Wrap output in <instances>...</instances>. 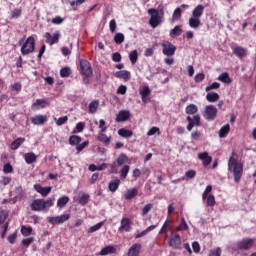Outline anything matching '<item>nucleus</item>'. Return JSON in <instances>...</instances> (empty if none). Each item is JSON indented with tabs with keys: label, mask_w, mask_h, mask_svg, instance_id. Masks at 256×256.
<instances>
[{
	"label": "nucleus",
	"mask_w": 256,
	"mask_h": 256,
	"mask_svg": "<svg viewBox=\"0 0 256 256\" xmlns=\"http://www.w3.org/2000/svg\"><path fill=\"white\" fill-rule=\"evenodd\" d=\"M229 131H231V127L229 126V124L224 125L219 131V137L221 139H223L224 137H227V134L229 133Z\"/></svg>",
	"instance_id": "obj_34"
},
{
	"label": "nucleus",
	"mask_w": 256,
	"mask_h": 256,
	"mask_svg": "<svg viewBox=\"0 0 256 256\" xmlns=\"http://www.w3.org/2000/svg\"><path fill=\"white\" fill-rule=\"evenodd\" d=\"M203 115L207 121H215V119L217 118V107H215L214 105L206 106Z\"/></svg>",
	"instance_id": "obj_5"
},
{
	"label": "nucleus",
	"mask_w": 256,
	"mask_h": 256,
	"mask_svg": "<svg viewBox=\"0 0 256 256\" xmlns=\"http://www.w3.org/2000/svg\"><path fill=\"white\" fill-rule=\"evenodd\" d=\"M80 69L84 77H91L93 75V68H91V63L87 60H80Z\"/></svg>",
	"instance_id": "obj_7"
},
{
	"label": "nucleus",
	"mask_w": 256,
	"mask_h": 256,
	"mask_svg": "<svg viewBox=\"0 0 256 256\" xmlns=\"http://www.w3.org/2000/svg\"><path fill=\"white\" fill-rule=\"evenodd\" d=\"M148 15H150L149 25L152 27V29H156V27H159V25L163 23V12L161 16L157 9L150 8L148 10Z\"/></svg>",
	"instance_id": "obj_3"
},
{
	"label": "nucleus",
	"mask_w": 256,
	"mask_h": 256,
	"mask_svg": "<svg viewBox=\"0 0 256 256\" xmlns=\"http://www.w3.org/2000/svg\"><path fill=\"white\" fill-rule=\"evenodd\" d=\"M35 191H37V193H40V195H42V197H47V195H49L51 193V186L48 187H43L39 184L34 185Z\"/></svg>",
	"instance_id": "obj_14"
},
{
	"label": "nucleus",
	"mask_w": 256,
	"mask_h": 256,
	"mask_svg": "<svg viewBox=\"0 0 256 256\" xmlns=\"http://www.w3.org/2000/svg\"><path fill=\"white\" fill-rule=\"evenodd\" d=\"M127 161H129V157H127V155H125V154H120L117 158V165L119 167H122V165H125V163H127Z\"/></svg>",
	"instance_id": "obj_38"
},
{
	"label": "nucleus",
	"mask_w": 256,
	"mask_h": 256,
	"mask_svg": "<svg viewBox=\"0 0 256 256\" xmlns=\"http://www.w3.org/2000/svg\"><path fill=\"white\" fill-rule=\"evenodd\" d=\"M162 47V53H164V55H167V57L175 55V51H177V47H175V45L171 44L170 42L163 43Z\"/></svg>",
	"instance_id": "obj_9"
},
{
	"label": "nucleus",
	"mask_w": 256,
	"mask_h": 256,
	"mask_svg": "<svg viewBox=\"0 0 256 256\" xmlns=\"http://www.w3.org/2000/svg\"><path fill=\"white\" fill-rule=\"evenodd\" d=\"M114 41L116 45H121V43L125 41V36L123 35V33H117L114 36Z\"/></svg>",
	"instance_id": "obj_43"
},
{
	"label": "nucleus",
	"mask_w": 256,
	"mask_h": 256,
	"mask_svg": "<svg viewBox=\"0 0 256 256\" xmlns=\"http://www.w3.org/2000/svg\"><path fill=\"white\" fill-rule=\"evenodd\" d=\"M139 93L142 97V101L147 103V101H149V95H151V89H149V86L140 87Z\"/></svg>",
	"instance_id": "obj_13"
},
{
	"label": "nucleus",
	"mask_w": 256,
	"mask_h": 256,
	"mask_svg": "<svg viewBox=\"0 0 256 256\" xmlns=\"http://www.w3.org/2000/svg\"><path fill=\"white\" fill-rule=\"evenodd\" d=\"M209 256H221V248H217L216 250H211Z\"/></svg>",
	"instance_id": "obj_64"
},
{
	"label": "nucleus",
	"mask_w": 256,
	"mask_h": 256,
	"mask_svg": "<svg viewBox=\"0 0 256 256\" xmlns=\"http://www.w3.org/2000/svg\"><path fill=\"white\" fill-rule=\"evenodd\" d=\"M204 10H205V7H203V5L196 6L195 9L192 11V17L201 19V15H203Z\"/></svg>",
	"instance_id": "obj_28"
},
{
	"label": "nucleus",
	"mask_w": 256,
	"mask_h": 256,
	"mask_svg": "<svg viewBox=\"0 0 256 256\" xmlns=\"http://www.w3.org/2000/svg\"><path fill=\"white\" fill-rule=\"evenodd\" d=\"M47 121V117L43 115H37L34 118H32L33 125H43Z\"/></svg>",
	"instance_id": "obj_29"
},
{
	"label": "nucleus",
	"mask_w": 256,
	"mask_h": 256,
	"mask_svg": "<svg viewBox=\"0 0 256 256\" xmlns=\"http://www.w3.org/2000/svg\"><path fill=\"white\" fill-rule=\"evenodd\" d=\"M88 201H89V195L87 194H83L79 199L80 205H87Z\"/></svg>",
	"instance_id": "obj_54"
},
{
	"label": "nucleus",
	"mask_w": 256,
	"mask_h": 256,
	"mask_svg": "<svg viewBox=\"0 0 256 256\" xmlns=\"http://www.w3.org/2000/svg\"><path fill=\"white\" fill-rule=\"evenodd\" d=\"M199 111V108L195 104H190L186 107V113L187 115H195Z\"/></svg>",
	"instance_id": "obj_36"
},
{
	"label": "nucleus",
	"mask_w": 256,
	"mask_h": 256,
	"mask_svg": "<svg viewBox=\"0 0 256 256\" xmlns=\"http://www.w3.org/2000/svg\"><path fill=\"white\" fill-rule=\"evenodd\" d=\"M234 55L239 57V59H243V57H247V49L242 46H237L233 49Z\"/></svg>",
	"instance_id": "obj_18"
},
{
	"label": "nucleus",
	"mask_w": 256,
	"mask_h": 256,
	"mask_svg": "<svg viewBox=\"0 0 256 256\" xmlns=\"http://www.w3.org/2000/svg\"><path fill=\"white\" fill-rule=\"evenodd\" d=\"M139 191L137 190V188H131L128 189L126 194L124 195V199H126L127 201L131 200V199H135V197H137Z\"/></svg>",
	"instance_id": "obj_20"
},
{
	"label": "nucleus",
	"mask_w": 256,
	"mask_h": 256,
	"mask_svg": "<svg viewBox=\"0 0 256 256\" xmlns=\"http://www.w3.org/2000/svg\"><path fill=\"white\" fill-rule=\"evenodd\" d=\"M169 245L174 249H179L181 247V236L179 234L173 235L169 241Z\"/></svg>",
	"instance_id": "obj_16"
},
{
	"label": "nucleus",
	"mask_w": 256,
	"mask_h": 256,
	"mask_svg": "<svg viewBox=\"0 0 256 256\" xmlns=\"http://www.w3.org/2000/svg\"><path fill=\"white\" fill-rule=\"evenodd\" d=\"M120 233L123 231H131V220L129 218H123L121 220V226L119 227Z\"/></svg>",
	"instance_id": "obj_17"
},
{
	"label": "nucleus",
	"mask_w": 256,
	"mask_h": 256,
	"mask_svg": "<svg viewBox=\"0 0 256 256\" xmlns=\"http://www.w3.org/2000/svg\"><path fill=\"white\" fill-rule=\"evenodd\" d=\"M155 133H158V135L161 134V131L159 130L158 127H152V128L147 132V135H148V137H151L152 135H155Z\"/></svg>",
	"instance_id": "obj_55"
},
{
	"label": "nucleus",
	"mask_w": 256,
	"mask_h": 256,
	"mask_svg": "<svg viewBox=\"0 0 256 256\" xmlns=\"http://www.w3.org/2000/svg\"><path fill=\"white\" fill-rule=\"evenodd\" d=\"M205 79V74L204 73H198L196 74L194 81L196 83H201V81H203Z\"/></svg>",
	"instance_id": "obj_59"
},
{
	"label": "nucleus",
	"mask_w": 256,
	"mask_h": 256,
	"mask_svg": "<svg viewBox=\"0 0 256 256\" xmlns=\"http://www.w3.org/2000/svg\"><path fill=\"white\" fill-rule=\"evenodd\" d=\"M198 159L203 162L204 167H208V165H211V161L213 158L209 156V153L207 152H201L198 154Z\"/></svg>",
	"instance_id": "obj_15"
},
{
	"label": "nucleus",
	"mask_w": 256,
	"mask_h": 256,
	"mask_svg": "<svg viewBox=\"0 0 256 256\" xmlns=\"http://www.w3.org/2000/svg\"><path fill=\"white\" fill-rule=\"evenodd\" d=\"M34 238L30 237V238H25L22 240V245H24V247H29V245H31V243H33Z\"/></svg>",
	"instance_id": "obj_57"
},
{
	"label": "nucleus",
	"mask_w": 256,
	"mask_h": 256,
	"mask_svg": "<svg viewBox=\"0 0 256 256\" xmlns=\"http://www.w3.org/2000/svg\"><path fill=\"white\" fill-rule=\"evenodd\" d=\"M238 159L239 155H237L235 152H232V155L228 161V171L234 175L235 183H239L243 175V163L239 162Z\"/></svg>",
	"instance_id": "obj_1"
},
{
	"label": "nucleus",
	"mask_w": 256,
	"mask_h": 256,
	"mask_svg": "<svg viewBox=\"0 0 256 256\" xmlns=\"http://www.w3.org/2000/svg\"><path fill=\"white\" fill-rule=\"evenodd\" d=\"M219 87H221V84H219L218 82H213L212 84L206 86L205 91H213V89H219Z\"/></svg>",
	"instance_id": "obj_48"
},
{
	"label": "nucleus",
	"mask_w": 256,
	"mask_h": 256,
	"mask_svg": "<svg viewBox=\"0 0 256 256\" xmlns=\"http://www.w3.org/2000/svg\"><path fill=\"white\" fill-rule=\"evenodd\" d=\"M24 159L28 165H31L32 163H35L37 161V155L33 152H29L24 154Z\"/></svg>",
	"instance_id": "obj_25"
},
{
	"label": "nucleus",
	"mask_w": 256,
	"mask_h": 256,
	"mask_svg": "<svg viewBox=\"0 0 256 256\" xmlns=\"http://www.w3.org/2000/svg\"><path fill=\"white\" fill-rule=\"evenodd\" d=\"M4 173H13V166H11L9 163L5 164L3 167Z\"/></svg>",
	"instance_id": "obj_61"
},
{
	"label": "nucleus",
	"mask_w": 256,
	"mask_h": 256,
	"mask_svg": "<svg viewBox=\"0 0 256 256\" xmlns=\"http://www.w3.org/2000/svg\"><path fill=\"white\" fill-rule=\"evenodd\" d=\"M189 25L191 29H199V27H201V18H196L192 16L191 18H189Z\"/></svg>",
	"instance_id": "obj_22"
},
{
	"label": "nucleus",
	"mask_w": 256,
	"mask_h": 256,
	"mask_svg": "<svg viewBox=\"0 0 256 256\" xmlns=\"http://www.w3.org/2000/svg\"><path fill=\"white\" fill-rule=\"evenodd\" d=\"M99 133H105V131H107V126H105V120L101 119L99 121Z\"/></svg>",
	"instance_id": "obj_56"
},
{
	"label": "nucleus",
	"mask_w": 256,
	"mask_h": 256,
	"mask_svg": "<svg viewBox=\"0 0 256 256\" xmlns=\"http://www.w3.org/2000/svg\"><path fill=\"white\" fill-rule=\"evenodd\" d=\"M118 135H120V137H124L125 139H129V137H133V131L121 128L118 130Z\"/></svg>",
	"instance_id": "obj_31"
},
{
	"label": "nucleus",
	"mask_w": 256,
	"mask_h": 256,
	"mask_svg": "<svg viewBox=\"0 0 256 256\" xmlns=\"http://www.w3.org/2000/svg\"><path fill=\"white\" fill-rule=\"evenodd\" d=\"M67 203H69V197L62 196L58 199L57 206L60 207V209H63Z\"/></svg>",
	"instance_id": "obj_40"
},
{
	"label": "nucleus",
	"mask_w": 256,
	"mask_h": 256,
	"mask_svg": "<svg viewBox=\"0 0 256 256\" xmlns=\"http://www.w3.org/2000/svg\"><path fill=\"white\" fill-rule=\"evenodd\" d=\"M82 138L78 135H72L69 137V144L70 145H79L81 143Z\"/></svg>",
	"instance_id": "obj_39"
},
{
	"label": "nucleus",
	"mask_w": 256,
	"mask_h": 256,
	"mask_svg": "<svg viewBox=\"0 0 256 256\" xmlns=\"http://www.w3.org/2000/svg\"><path fill=\"white\" fill-rule=\"evenodd\" d=\"M112 59L115 63H119V61H121V54L118 53V52H115L113 55H112Z\"/></svg>",
	"instance_id": "obj_63"
},
{
	"label": "nucleus",
	"mask_w": 256,
	"mask_h": 256,
	"mask_svg": "<svg viewBox=\"0 0 256 256\" xmlns=\"http://www.w3.org/2000/svg\"><path fill=\"white\" fill-rule=\"evenodd\" d=\"M8 241H9V243H11V245H14V243L17 241V232L9 235Z\"/></svg>",
	"instance_id": "obj_60"
},
{
	"label": "nucleus",
	"mask_w": 256,
	"mask_h": 256,
	"mask_svg": "<svg viewBox=\"0 0 256 256\" xmlns=\"http://www.w3.org/2000/svg\"><path fill=\"white\" fill-rule=\"evenodd\" d=\"M182 10L181 8H176L173 12L171 23H175V21H179L181 19Z\"/></svg>",
	"instance_id": "obj_35"
},
{
	"label": "nucleus",
	"mask_w": 256,
	"mask_h": 256,
	"mask_svg": "<svg viewBox=\"0 0 256 256\" xmlns=\"http://www.w3.org/2000/svg\"><path fill=\"white\" fill-rule=\"evenodd\" d=\"M187 121L189 123L187 126L188 131H192L193 127H199L201 125V117L199 115H195L193 118L187 116Z\"/></svg>",
	"instance_id": "obj_10"
},
{
	"label": "nucleus",
	"mask_w": 256,
	"mask_h": 256,
	"mask_svg": "<svg viewBox=\"0 0 256 256\" xmlns=\"http://www.w3.org/2000/svg\"><path fill=\"white\" fill-rule=\"evenodd\" d=\"M30 207L32 211H47L50 207H53V200L36 199L31 203Z\"/></svg>",
	"instance_id": "obj_2"
},
{
	"label": "nucleus",
	"mask_w": 256,
	"mask_h": 256,
	"mask_svg": "<svg viewBox=\"0 0 256 256\" xmlns=\"http://www.w3.org/2000/svg\"><path fill=\"white\" fill-rule=\"evenodd\" d=\"M99 108V101L94 100L89 104V113H97V109Z\"/></svg>",
	"instance_id": "obj_41"
},
{
	"label": "nucleus",
	"mask_w": 256,
	"mask_h": 256,
	"mask_svg": "<svg viewBox=\"0 0 256 256\" xmlns=\"http://www.w3.org/2000/svg\"><path fill=\"white\" fill-rule=\"evenodd\" d=\"M140 251H141V244L139 243L133 244L128 250V256H139Z\"/></svg>",
	"instance_id": "obj_19"
},
{
	"label": "nucleus",
	"mask_w": 256,
	"mask_h": 256,
	"mask_svg": "<svg viewBox=\"0 0 256 256\" xmlns=\"http://www.w3.org/2000/svg\"><path fill=\"white\" fill-rule=\"evenodd\" d=\"M211 191H213V186L208 185L205 189V191L202 194V199L203 201H205V199H207V197L209 196V194L211 193Z\"/></svg>",
	"instance_id": "obj_52"
},
{
	"label": "nucleus",
	"mask_w": 256,
	"mask_h": 256,
	"mask_svg": "<svg viewBox=\"0 0 256 256\" xmlns=\"http://www.w3.org/2000/svg\"><path fill=\"white\" fill-rule=\"evenodd\" d=\"M16 191H18L20 195H17L13 198V203H17V199H22V197H25V191H23V188L21 186L16 187Z\"/></svg>",
	"instance_id": "obj_44"
},
{
	"label": "nucleus",
	"mask_w": 256,
	"mask_h": 256,
	"mask_svg": "<svg viewBox=\"0 0 256 256\" xmlns=\"http://www.w3.org/2000/svg\"><path fill=\"white\" fill-rule=\"evenodd\" d=\"M254 244H255V239L245 238L238 242L237 247L242 251H248V249H251V247H253Z\"/></svg>",
	"instance_id": "obj_8"
},
{
	"label": "nucleus",
	"mask_w": 256,
	"mask_h": 256,
	"mask_svg": "<svg viewBox=\"0 0 256 256\" xmlns=\"http://www.w3.org/2000/svg\"><path fill=\"white\" fill-rule=\"evenodd\" d=\"M61 77H69L71 75V69L69 67H64L60 70Z\"/></svg>",
	"instance_id": "obj_50"
},
{
	"label": "nucleus",
	"mask_w": 256,
	"mask_h": 256,
	"mask_svg": "<svg viewBox=\"0 0 256 256\" xmlns=\"http://www.w3.org/2000/svg\"><path fill=\"white\" fill-rule=\"evenodd\" d=\"M151 209H153V204L150 203V204L145 205L142 209L141 215L142 216L147 215V213H149V211H151Z\"/></svg>",
	"instance_id": "obj_53"
},
{
	"label": "nucleus",
	"mask_w": 256,
	"mask_h": 256,
	"mask_svg": "<svg viewBox=\"0 0 256 256\" xmlns=\"http://www.w3.org/2000/svg\"><path fill=\"white\" fill-rule=\"evenodd\" d=\"M218 81L225 83L226 85H231V78L229 77V73L224 72L218 77Z\"/></svg>",
	"instance_id": "obj_33"
},
{
	"label": "nucleus",
	"mask_w": 256,
	"mask_h": 256,
	"mask_svg": "<svg viewBox=\"0 0 256 256\" xmlns=\"http://www.w3.org/2000/svg\"><path fill=\"white\" fill-rule=\"evenodd\" d=\"M115 251H117V250L115 249V247L109 245V246L104 247V248L100 251L99 255H101V256L111 255L112 253H115Z\"/></svg>",
	"instance_id": "obj_30"
},
{
	"label": "nucleus",
	"mask_w": 256,
	"mask_h": 256,
	"mask_svg": "<svg viewBox=\"0 0 256 256\" xmlns=\"http://www.w3.org/2000/svg\"><path fill=\"white\" fill-rule=\"evenodd\" d=\"M206 99L207 101H209V103H215L216 101H219V94L213 92V93H208L206 95Z\"/></svg>",
	"instance_id": "obj_37"
},
{
	"label": "nucleus",
	"mask_w": 256,
	"mask_h": 256,
	"mask_svg": "<svg viewBox=\"0 0 256 256\" xmlns=\"http://www.w3.org/2000/svg\"><path fill=\"white\" fill-rule=\"evenodd\" d=\"M129 165H124L120 172L121 179H127V175L129 174Z\"/></svg>",
	"instance_id": "obj_45"
},
{
	"label": "nucleus",
	"mask_w": 256,
	"mask_h": 256,
	"mask_svg": "<svg viewBox=\"0 0 256 256\" xmlns=\"http://www.w3.org/2000/svg\"><path fill=\"white\" fill-rule=\"evenodd\" d=\"M138 58H139V54L137 53V50H133L129 53V59L132 65H135V63H137Z\"/></svg>",
	"instance_id": "obj_42"
},
{
	"label": "nucleus",
	"mask_w": 256,
	"mask_h": 256,
	"mask_svg": "<svg viewBox=\"0 0 256 256\" xmlns=\"http://www.w3.org/2000/svg\"><path fill=\"white\" fill-rule=\"evenodd\" d=\"M35 51V38L29 36L21 48L22 55H29Z\"/></svg>",
	"instance_id": "obj_4"
},
{
	"label": "nucleus",
	"mask_w": 256,
	"mask_h": 256,
	"mask_svg": "<svg viewBox=\"0 0 256 256\" xmlns=\"http://www.w3.org/2000/svg\"><path fill=\"white\" fill-rule=\"evenodd\" d=\"M21 233L24 235V237H29V235L33 233V228L22 226Z\"/></svg>",
	"instance_id": "obj_47"
},
{
	"label": "nucleus",
	"mask_w": 256,
	"mask_h": 256,
	"mask_svg": "<svg viewBox=\"0 0 256 256\" xmlns=\"http://www.w3.org/2000/svg\"><path fill=\"white\" fill-rule=\"evenodd\" d=\"M47 107V101L43 99H38L32 104V109H45Z\"/></svg>",
	"instance_id": "obj_27"
},
{
	"label": "nucleus",
	"mask_w": 256,
	"mask_h": 256,
	"mask_svg": "<svg viewBox=\"0 0 256 256\" xmlns=\"http://www.w3.org/2000/svg\"><path fill=\"white\" fill-rule=\"evenodd\" d=\"M69 219H71L70 214H62L60 216L49 217L48 223H50V225H61L66 221H69Z\"/></svg>",
	"instance_id": "obj_6"
},
{
	"label": "nucleus",
	"mask_w": 256,
	"mask_h": 256,
	"mask_svg": "<svg viewBox=\"0 0 256 256\" xmlns=\"http://www.w3.org/2000/svg\"><path fill=\"white\" fill-rule=\"evenodd\" d=\"M101 227H103V222H99V223L95 224L94 226L90 227V229L88 230V233H95V231H99V229H101Z\"/></svg>",
	"instance_id": "obj_51"
},
{
	"label": "nucleus",
	"mask_w": 256,
	"mask_h": 256,
	"mask_svg": "<svg viewBox=\"0 0 256 256\" xmlns=\"http://www.w3.org/2000/svg\"><path fill=\"white\" fill-rule=\"evenodd\" d=\"M67 121H69V117L67 116L60 117L56 119V125H58V127H61V125H65Z\"/></svg>",
	"instance_id": "obj_49"
},
{
	"label": "nucleus",
	"mask_w": 256,
	"mask_h": 256,
	"mask_svg": "<svg viewBox=\"0 0 256 256\" xmlns=\"http://www.w3.org/2000/svg\"><path fill=\"white\" fill-rule=\"evenodd\" d=\"M129 117H131V112H129V110H121L116 115V122L123 123L125 121H128Z\"/></svg>",
	"instance_id": "obj_11"
},
{
	"label": "nucleus",
	"mask_w": 256,
	"mask_h": 256,
	"mask_svg": "<svg viewBox=\"0 0 256 256\" xmlns=\"http://www.w3.org/2000/svg\"><path fill=\"white\" fill-rule=\"evenodd\" d=\"M110 31L111 33H115V30L117 29V23L115 20H111L109 23Z\"/></svg>",
	"instance_id": "obj_62"
},
{
	"label": "nucleus",
	"mask_w": 256,
	"mask_h": 256,
	"mask_svg": "<svg viewBox=\"0 0 256 256\" xmlns=\"http://www.w3.org/2000/svg\"><path fill=\"white\" fill-rule=\"evenodd\" d=\"M206 203L208 207H215V196H213V194H209L206 197Z\"/></svg>",
	"instance_id": "obj_46"
},
{
	"label": "nucleus",
	"mask_w": 256,
	"mask_h": 256,
	"mask_svg": "<svg viewBox=\"0 0 256 256\" xmlns=\"http://www.w3.org/2000/svg\"><path fill=\"white\" fill-rule=\"evenodd\" d=\"M45 37H46V43H49V45H55V43H59L60 34L59 32H56L53 35H51V33L46 32Z\"/></svg>",
	"instance_id": "obj_12"
},
{
	"label": "nucleus",
	"mask_w": 256,
	"mask_h": 256,
	"mask_svg": "<svg viewBox=\"0 0 256 256\" xmlns=\"http://www.w3.org/2000/svg\"><path fill=\"white\" fill-rule=\"evenodd\" d=\"M87 145H89L88 141H85L82 144H78L77 147H76L77 152L81 153V151L84 150L85 147H87Z\"/></svg>",
	"instance_id": "obj_58"
},
{
	"label": "nucleus",
	"mask_w": 256,
	"mask_h": 256,
	"mask_svg": "<svg viewBox=\"0 0 256 256\" xmlns=\"http://www.w3.org/2000/svg\"><path fill=\"white\" fill-rule=\"evenodd\" d=\"M115 77L118 79H124L125 81H128V79H131V72L127 70H121L115 73Z\"/></svg>",
	"instance_id": "obj_21"
},
{
	"label": "nucleus",
	"mask_w": 256,
	"mask_h": 256,
	"mask_svg": "<svg viewBox=\"0 0 256 256\" xmlns=\"http://www.w3.org/2000/svg\"><path fill=\"white\" fill-rule=\"evenodd\" d=\"M183 33V29H181V26L176 25L172 30H170V37L175 39V37H179Z\"/></svg>",
	"instance_id": "obj_32"
},
{
	"label": "nucleus",
	"mask_w": 256,
	"mask_h": 256,
	"mask_svg": "<svg viewBox=\"0 0 256 256\" xmlns=\"http://www.w3.org/2000/svg\"><path fill=\"white\" fill-rule=\"evenodd\" d=\"M97 140L100 141V143H104V145H109V143H111V136L105 135L104 132H99Z\"/></svg>",
	"instance_id": "obj_23"
},
{
	"label": "nucleus",
	"mask_w": 256,
	"mask_h": 256,
	"mask_svg": "<svg viewBox=\"0 0 256 256\" xmlns=\"http://www.w3.org/2000/svg\"><path fill=\"white\" fill-rule=\"evenodd\" d=\"M23 143H25V138H17L10 144V149H12V151H17Z\"/></svg>",
	"instance_id": "obj_26"
},
{
	"label": "nucleus",
	"mask_w": 256,
	"mask_h": 256,
	"mask_svg": "<svg viewBox=\"0 0 256 256\" xmlns=\"http://www.w3.org/2000/svg\"><path fill=\"white\" fill-rule=\"evenodd\" d=\"M119 185H121V180L119 178H116L115 180L111 181L108 185L109 191L112 193H115L119 189Z\"/></svg>",
	"instance_id": "obj_24"
}]
</instances>
